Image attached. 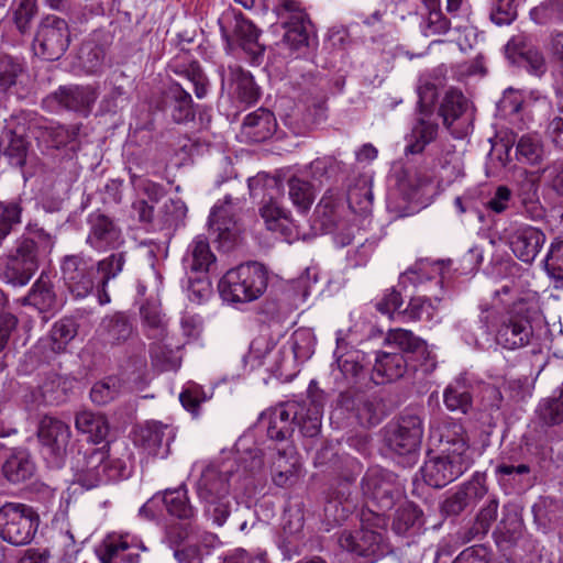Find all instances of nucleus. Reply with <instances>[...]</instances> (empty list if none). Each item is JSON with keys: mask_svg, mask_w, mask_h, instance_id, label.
<instances>
[{"mask_svg": "<svg viewBox=\"0 0 563 563\" xmlns=\"http://www.w3.org/2000/svg\"><path fill=\"white\" fill-rule=\"evenodd\" d=\"M240 462L235 471L228 465L221 468L208 466L197 482V494L203 503L205 516L219 527L224 525L232 510V483L236 485L242 478L249 483L251 475L263 466L258 449L249 450Z\"/></svg>", "mask_w": 563, "mask_h": 563, "instance_id": "obj_1", "label": "nucleus"}, {"mask_svg": "<svg viewBox=\"0 0 563 563\" xmlns=\"http://www.w3.org/2000/svg\"><path fill=\"white\" fill-rule=\"evenodd\" d=\"M280 338V333L272 331L268 327H263L250 344L249 352L244 356L245 364L251 368L267 365L274 375L290 377L292 365L298 361L303 362L312 355L313 338L308 330H298L292 334L289 347L284 345L272 355Z\"/></svg>", "mask_w": 563, "mask_h": 563, "instance_id": "obj_2", "label": "nucleus"}, {"mask_svg": "<svg viewBox=\"0 0 563 563\" xmlns=\"http://www.w3.org/2000/svg\"><path fill=\"white\" fill-rule=\"evenodd\" d=\"M440 442L441 453L426 461L421 468L424 482L434 488L444 487L455 481L474 463V453L462 424L446 423L442 428Z\"/></svg>", "mask_w": 563, "mask_h": 563, "instance_id": "obj_3", "label": "nucleus"}, {"mask_svg": "<svg viewBox=\"0 0 563 563\" xmlns=\"http://www.w3.org/2000/svg\"><path fill=\"white\" fill-rule=\"evenodd\" d=\"M54 240L43 229H29V235L16 241L14 251L0 257V279L13 286H25L38 268V255L49 253Z\"/></svg>", "mask_w": 563, "mask_h": 563, "instance_id": "obj_4", "label": "nucleus"}, {"mask_svg": "<svg viewBox=\"0 0 563 563\" xmlns=\"http://www.w3.org/2000/svg\"><path fill=\"white\" fill-rule=\"evenodd\" d=\"M249 189L252 197H262L260 214L267 230L278 233L288 243L298 240L299 232L290 212L274 200V194L279 192L278 180L267 174H257L249 179Z\"/></svg>", "mask_w": 563, "mask_h": 563, "instance_id": "obj_5", "label": "nucleus"}, {"mask_svg": "<svg viewBox=\"0 0 563 563\" xmlns=\"http://www.w3.org/2000/svg\"><path fill=\"white\" fill-rule=\"evenodd\" d=\"M361 522L360 530L343 531L339 543L342 549L366 558L368 563H373L390 552V547L384 537L387 520L383 515L368 510L362 512Z\"/></svg>", "mask_w": 563, "mask_h": 563, "instance_id": "obj_6", "label": "nucleus"}, {"mask_svg": "<svg viewBox=\"0 0 563 563\" xmlns=\"http://www.w3.org/2000/svg\"><path fill=\"white\" fill-rule=\"evenodd\" d=\"M267 287L263 265L251 262L228 271L219 282V291L229 302H250L258 299Z\"/></svg>", "mask_w": 563, "mask_h": 563, "instance_id": "obj_7", "label": "nucleus"}, {"mask_svg": "<svg viewBox=\"0 0 563 563\" xmlns=\"http://www.w3.org/2000/svg\"><path fill=\"white\" fill-rule=\"evenodd\" d=\"M537 308L534 296L520 297L514 301L501 317L496 330V342L508 350L528 345L533 333L531 318Z\"/></svg>", "mask_w": 563, "mask_h": 563, "instance_id": "obj_8", "label": "nucleus"}, {"mask_svg": "<svg viewBox=\"0 0 563 563\" xmlns=\"http://www.w3.org/2000/svg\"><path fill=\"white\" fill-rule=\"evenodd\" d=\"M78 482L86 488L112 481L125 478L129 475L124 460L110 456L104 449H91L84 453L81 464L78 463Z\"/></svg>", "mask_w": 563, "mask_h": 563, "instance_id": "obj_9", "label": "nucleus"}, {"mask_svg": "<svg viewBox=\"0 0 563 563\" xmlns=\"http://www.w3.org/2000/svg\"><path fill=\"white\" fill-rule=\"evenodd\" d=\"M38 525L40 516L29 505L5 503L0 507V538L12 545L29 544Z\"/></svg>", "mask_w": 563, "mask_h": 563, "instance_id": "obj_10", "label": "nucleus"}, {"mask_svg": "<svg viewBox=\"0 0 563 563\" xmlns=\"http://www.w3.org/2000/svg\"><path fill=\"white\" fill-rule=\"evenodd\" d=\"M70 42L68 23L55 15L43 16L34 37L35 54L47 60H56L64 55Z\"/></svg>", "mask_w": 563, "mask_h": 563, "instance_id": "obj_11", "label": "nucleus"}, {"mask_svg": "<svg viewBox=\"0 0 563 563\" xmlns=\"http://www.w3.org/2000/svg\"><path fill=\"white\" fill-rule=\"evenodd\" d=\"M98 97V88L92 85H66L47 95L42 106L49 112L65 110L88 117Z\"/></svg>", "mask_w": 563, "mask_h": 563, "instance_id": "obj_12", "label": "nucleus"}, {"mask_svg": "<svg viewBox=\"0 0 563 563\" xmlns=\"http://www.w3.org/2000/svg\"><path fill=\"white\" fill-rule=\"evenodd\" d=\"M423 437L422 419L415 413H404L385 430L387 448L399 456H413Z\"/></svg>", "mask_w": 563, "mask_h": 563, "instance_id": "obj_13", "label": "nucleus"}, {"mask_svg": "<svg viewBox=\"0 0 563 563\" xmlns=\"http://www.w3.org/2000/svg\"><path fill=\"white\" fill-rule=\"evenodd\" d=\"M239 210V200L230 196L219 200L211 209L208 220L209 232L223 249H231L240 236L242 229L238 218Z\"/></svg>", "mask_w": 563, "mask_h": 563, "instance_id": "obj_14", "label": "nucleus"}, {"mask_svg": "<svg viewBox=\"0 0 563 563\" xmlns=\"http://www.w3.org/2000/svg\"><path fill=\"white\" fill-rule=\"evenodd\" d=\"M86 243L97 252L117 250L124 244L121 228L107 214L93 211L87 217Z\"/></svg>", "mask_w": 563, "mask_h": 563, "instance_id": "obj_15", "label": "nucleus"}, {"mask_svg": "<svg viewBox=\"0 0 563 563\" xmlns=\"http://www.w3.org/2000/svg\"><path fill=\"white\" fill-rule=\"evenodd\" d=\"M63 279L76 298H85L95 289V266L89 258L67 255L62 262Z\"/></svg>", "mask_w": 563, "mask_h": 563, "instance_id": "obj_16", "label": "nucleus"}, {"mask_svg": "<svg viewBox=\"0 0 563 563\" xmlns=\"http://www.w3.org/2000/svg\"><path fill=\"white\" fill-rule=\"evenodd\" d=\"M174 439V429L159 421H147L134 432V443L152 456L166 457Z\"/></svg>", "mask_w": 563, "mask_h": 563, "instance_id": "obj_17", "label": "nucleus"}, {"mask_svg": "<svg viewBox=\"0 0 563 563\" xmlns=\"http://www.w3.org/2000/svg\"><path fill=\"white\" fill-rule=\"evenodd\" d=\"M362 489L366 497L377 503L380 510L389 509L398 495L394 475L380 468H371L366 472Z\"/></svg>", "mask_w": 563, "mask_h": 563, "instance_id": "obj_18", "label": "nucleus"}, {"mask_svg": "<svg viewBox=\"0 0 563 563\" xmlns=\"http://www.w3.org/2000/svg\"><path fill=\"white\" fill-rule=\"evenodd\" d=\"M146 547L130 538L129 534L112 536L104 540L98 550L101 563H140L139 551H146Z\"/></svg>", "mask_w": 563, "mask_h": 563, "instance_id": "obj_19", "label": "nucleus"}, {"mask_svg": "<svg viewBox=\"0 0 563 563\" xmlns=\"http://www.w3.org/2000/svg\"><path fill=\"white\" fill-rule=\"evenodd\" d=\"M507 240L515 256L530 264L540 253L545 242V234L536 227L525 224L509 233Z\"/></svg>", "mask_w": 563, "mask_h": 563, "instance_id": "obj_20", "label": "nucleus"}, {"mask_svg": "<svg viewBox=\"0 0 563 563\" xmlns=\"http://www.w3.org/2000/svg\"><path fill=\"white\" fill-rule=\"evenodd\" d=\"M222 86L228 87L231 95L245 104H253L260 97L258 87L252 75L240 65L231 64L221 68Z\"/></svg>", "mask_w": 563, "mask_h": 563, "instance_id": "obj_21", "label": "nucleus"}, {"mask_svg": "<svg viewBox=\"0 0 563 563\" xmlns=\"http://www.w3.org/2000/svg\"><path fill=\"white\" fill-rule=\"evenodd\" d=\"M135 333L129 314L117 311L102 318L97 335L104 345L119 346L128 342Z\"/></svg>", "mask_w": 563, "mask_h": 563, "instance_id": "obj_22", "label": "nucleus"}, {"mask_svg": "<svg viewBox=\"0 0 563 563\" xmlns=\"http://www.w3.org/2000/svg\"><path fill=\"white\" fill-rule=\"evenodd\" d=\"M37 435L41 443L52 454L59 456L66 451L71 431L69 426L62 420L45 416L40 422Z\"/></svg>", "mask_w": 563, "mask_h": 563, "instance_id": "obj_23", "label": "nucleus"}, {"mask_svg": "<svg viewBox=\"0 0 563 563\" xmlns=\"http://www.w3.org/2000/svg\"><path fill=\"white\" fill-rule=\"evenodd\" d=\"M163 104L175 123H187L195 119L191 96L178 82L170 84L164 91Z\"/></svg>", "mask_w": 563, "mask_h": 563, "instance_id": "obj_24", "label": "nucleus"}, {"mask_svg": "<svg viewBox=\"0 0 563 563\" xmlns=\"http://www.w3.org/2000/svg\"><path fill=\"white\" fill-rule=\"evenodd\" d=\"M342 404L354 411L360 424L366 428L377 426L384 418V405L377 397L355 394L353 397L343 396Z\"/></svg>", "mask_w": 563, "mask_h": 563, "instance_id": "obj_25", "label": "nucleus"}, {"mask_svg": "<svg viewBox=\"0 0 563 563\" xmlns=\"http://www.w3.org/2000/svg\"><path fill=\"white\" fill-rule=\"evenodd\" d=\"M297 418V402H287L275 407L267 413V435L276 441L289 439L295 431V420Z\"/></svg>", "mask_w": 563, "mask_h": 563, "instance_id": "obj_26", "label": "nucleus"}, {"mask_svg": "<svg viewBox=\"0 0 563 563\" xmlns=\"http://www.w3.org/2000/svg\"><path fill=\"white\" fill-rule=\"evenodd\" d=\"M216 263V255L210 249L209 241L203 235H197L188 245L183 257V265L187 274H208Z\"/></svg>", "mask_w": 563, "mask_h": 563, "instance_id": "obj_27", "label": "nucleus"}, {"mask_svg": "<svg viewBox=\"0 0 563 563\" xmlns=\"http://www.w3.org/2000/svg\"><path fill=\"white\" fill-rule=\"evenodd\" d=\"M334 356L335 365L346 382L360 383L365 375V354L360 350L349 347L342 340H338Z\"/></svg>", "mask_w": 563, "mask_h": 563, "instance_id": "obj_28", "label": "nucleus"}, {"mask_svg": "<svg viewBox=\"0 0 563 563\" xmlns=\"http://www.w3.org/2000/svg\"><path fill=\"white\" fill-rule=\"evenodd\" d=\"M36 471L35 463L26 450H12L2 463L3 477L11 484H21L30 481Z\"/></svg>", "mask_w": 563, "mask_h": 563, "instance_id": "obj_29", "label": "nucleus"}, {"mask_svg": "<svg viewBox=\"0 0 563 563\" xmlns=\"http://www.w3.org/2000/svg\"><path fill=\"white\" fill-rule=\"evenodd\" d=\"M140 319L144 334L153 341H165L168 336V321L156 299H148L140 307Z\"/></svg>", "mask_w": 563, "mask_h": 563, "instance_id": "obj_30", "label": "nucleus"}, {"mask_svg": "<svg viewBox=\"0 0 563 563\" xmlns=\"http://www.w3.org/2000/svg\"><path fill=\"white\" fill-rule=\"evenodd\" d=\"M406 371L407 361L402 353L377 352L372 380L376 385L393 382L402 377Z\"/></svg>", "mask_w": 563, "mask_h": 563, "instance_id": "obj_31", "label": "nucleus"}, {"mask_svg": "<svg viewBox=\"0 0 563 563\" xmlns=\"http://www.w3.org/2000/svg\"><path fill=\"white\" fill-rule=\"evenodd\" d=\"M125 262V253L118 252L110 254L97 263V273L100 275L97 283V296L100 305L110 302L111 299L107 291L108 284L123 271Z\"/></svg>", "mask_w": 563, "mask_h": 563, "instance_id": "obj_32", "label": "nucleus"}, {"mask_svg": "<svg viewBox=\"0 0 563 563\" xmlns=\"http://www.w3.org/2000/svg\"><path fill=\"white\" fill-rule=\"evenodd\" d=\"M276 131V119L266 109H258L245 117L242 133L253 142H263Z\"/></svg>", "mask_w": 563, "mask_h": 563, "instance_id": "obj_33", "label": "nucleus"}, {"mask_svg": "<svg viewBox=\"0 0 563 563\" xmlns=\"http://www.w3.org/2000/svg\"><path fill=\"white\" fill-rule=\"evenodd\" d=\"M485 494L484 481L476 478L448 497L443 503L442 511L448 516L460 515L472 501L482 498Z\"/></svg>", "mask_w": 563, "mask_h": 563, "instance_id": "obj_34", "label": "nucleus"}, {"mask_svg": "<svg viewBox=\"0 0 563 563\" xmlns=\"http://www.w3.org/2000/svg\"><path fill=\"white\" fill-rule=\"evenodd\" d=\"M261 31L254 23L245 19L242 14L235 15L233 36L236 43L249 55L257 57L263 54L264 46L258 42Z\"/></svg>", "mask_w": 563, "mask_h": 563, "instance_id": "obj_35", "label": "nucleus"}, {"mask_svg": "<svg viewBox=\"0 0 563 563\" xmlns=\"http://www.w3.org/2000/svg\"><path fill=\"white\" fill-rule=\"evenodd\" d=\"M432 115L419 114L409 136L408 145L405 148L407 154L422 153L424 147L435 140L438 124L431 120Z\"/></svg>", "mask_w": 563, "mask_h": 563, "instance_id": "obj_36", "label": "nucleus"}, {"mask_svg": "<svg viewBox=\"0 0 563 563\" xmlns=\"http://www.w3.org/2000/svg\"><path fill=\"white\" fill-rule=\"evenodd\" d=\"M539 180L534 175H526L520 181L518 197L525 214L531 220H539L544 216V209L539 200Z\"/></svg>", "mask_w": 563, "mask_h": 563, "instance_id": "obj_37", "label": "nucleus"}, {"mask_svg": "<svg viewBox=\"0 0 563 563\" xmlns=\"http://www.w3.org/2000/svg\"><path fill=\"white\" fill-rule=\"evenodd\" d=\"M443 399L451 411L466 413L472 407L471 384L464 375H460L448 385Z\"/></svg>", "mask_w": 563, "mask_h": 563, "instance_id": "obj_38", "label": "nucleus"}, {"mask_svg": "<svg viewBox=\"0 0 563 563\" xmlns=\"http://www.w3.org/2000/svg\"><path fill=\"white\" fill-rule=\"evenodd\" d=\"M434 161L443 170V177L452 183L463 176V163L450 142H440L434 152Z\"/></svg>", "mask_w": 563, "mask_h": 563, "instance_id": "obj_39", "label": "nucleus"}, {"mask_svg": "<svg viewBox=\"0 0 563 563\" xmlns=\"http://www.w3.org/2000/svg\"><path fill=\"white\" fill-rule=\"evenodd\" d=\"M422 511L411 503H405L395 512L391 528L398 536L413 534L422 526Z\"/></svg>", "mask_w": 563, "mask_h": 563, "instance_id": "obj_40", "label": "nucleus"}, {"mask_svg": "<svg viewBox=\"0 0 563 563\" xmlns=\"http://www.w3.org/2000/svg\"><path fill=\"white\" fill-rule=\"evenodd\" d=\"M75 427L79 432L88 434L95 443L103 441L109 432L107 419L100 413L87 410L76 415Z\"/></svg>", "mask_w": 563, "mask_h": 563, "instance_id": "obj_41", "label": "nucleus"}, {"mask_svg": "<svg viewBox=\"0 0 563 563\" xmlns=\"http://www.w3.org/2000/svg\"><path fill=\"white\" fill-rule=\"evenodd\" d=\"M288 196L292 205L301 213L310 210L314 198V186L298 175L291 176L288 181Z\"/></svg>", "mask_w": 563, "mask_h": 563, "instance_id": "obj_42", "label": "nucleus"}, {"mask_svg": "<svg viewBox=\"0 0 563 563\" xmlns=\"http://www.w3.org/2000/svg\"><path fill=\"white\" fill-rule=\"evenodd\" d=\"M537 415L549 427L563 422V384L550 397L540 400Z\"/></svg>", "mask_w": 563, "mask_h": 563, "instance_id": "obj_43", "label": "nucleus"}, {"mask_svg": "<svg viewBox=\"0 0 563 563\" xmlns=\"http://www.w3.org/2000/svg\"><path fill=\"white\" fill-rule=\"evenodd\" d=\"M25 71L26 67L21 58L0 54V92H5L18 85Z\"/></svg>", "mask_w": 563, "mask_h": 563, "instance_id": "obj_44", "label": "nucleus"}, {"mask_svg": "<svg viewBox=\"0 0 563 563\" xmlns=\"http://www.w3.org/2000/svg\"><path fill=\"white\" fill-rule=\"evenodd\" d=\"M27 300L41 311H46L55 307L56 295L47 274H41L32 286Z\"/></svg>", "mask_w": 563, "mask_h": 563, "instance_id": "obj_45", "label": "nucleus"}, {"mask_svg": "<svg viewBox=\"0 0 563 563\" xmlns=\"http://www.w3.org/2000/svg\"><path fill=\"white\" fill-rule=\"evenodd\" d=\"M163 501L168 514L179 519L189 520L195 515V509L189 503L187 489L184 486L166 490Z\"/></svg>", "mask_w": 563, "mask_h": 563, "instance_id": "obj_46", "label": "nucleus"}, {"mask_svg": "<svg viewBox=\"0 0 563 563\" xmlns=\"http://www.w3.org/2000/svg\"><path fill=\"white\" fill-rule=\"evenodd\" d=\"M467 107L468 101L461 91L454 89L446 91L440 106V115L443 118V123L450 128L462 118Z\"/></svg>", "mask_w": 563, "mask_h": 563, "instance_id": "obj_47", "label": "nucleus"}, {"mask_svg": "<svg viewBox=\"0 0 563 563\" xmlns=\"http://www.w3.org/2000/svg\"><path fill=\"white\" fill-rule=\"evenodd\" d=\"M385 343L387 345H395L405 353H427V343L411 331L405 329L389 330L385 338Z\"/></svg>", "mask_w": 563, "mask_h": 563, "instance_id": "obj_48", "label": "nucleus"}, {"mask_svg": "<svg viewBox=\"0 0 563 563\" xmlns=\"http://www.w3.org/2000/svg\"><path fill=\"white\" fill-rule=\"evenodd\" d=\"M544 267L556 289H563V239H555L544 260Z\"/></svg>", "mask_w": 563, "mask_h": 563, "instance_id": "obj_49", "label": "nucleus"}, {"mask_svg": "<svg viewBox=\"0 0 563 563\" xmlns=\"http://www.w3.org/2000/svg\"><path fill=\"white\" fill-rule=\"evenodd\" d=\"M22 207L16 201H0V247L21 223Z\"/></svg>", "mask_w": 563, "mask_h": 563, "instance_id": "obj_50", "label": "nucleus"}, {"mask_svg": "<svg viewBox=\"0 0 563 563\" xmlns=\"http://www.w3.org/2000/svg\"><path fill=\"white\" fill-rule=\"evenodd\" d=\"M152 363L163 372L176 371L180 366L177 352L164 344V341H153L150 345Z\"/></svg>", "mask_w": 563, "mask_h": 563, "instance_id": "obj_51", "label": "nucleus"}, {"mask_svg": "<svg viewBox=\"0 0 563 563\" xmlns=\"http://www.w3.org/2000/svg\"><path fill=\"white\" fill-rule=\"evenodd\" d=\"M437 311V307L431 299L427 297H413L407 307L398 312L402 321L431 320Z\"/></svg>", "mask_w": 563, "mask_h": 563, "instance_id": "obj_52", "label": "nucleus"}, {"mask_svg": "<svg viewBox=\"0 0 563 563\" xmlns=\"http://www.w3.org/2000/svg\"><path fill=\"white\" fill-rule=\"evenodd\" d=\"M296 424L305 437H316L321 428V412L319 407L312 402L307 408L298 404V418L295 420V426Z\"/></svg>", "mask_w": 563, "mask_h": 563, "instance_id": "obj_53", "label": "nucleus"}, {"mask_svg": "<svg viewBox=\"0 0 563 563\" xmlns=\"http://www.w3.org/2000/svg\"><path fill=\"white\" fill-rule=\"evenodd\" d=\"M122 380L119 377L109 376L92 386L90 398L97 405H104L115 399L122 393Z\"/></svg>", "mask_w": 563, "mask_h": 563, "instance_id": "obj_54", "label": "nucleus"}, {"mask_svg": "<svg viewBox=\"0 0 563 563\" xmlns=\"http://www.w3.org/2000/svg\"><path fill=\"white\" fill-rule=\"evenodd\" d=\"M77 323L74 319L64 318L57 321L51 331L52 350L63 352L67 344L77 335Z\"/></svg>", "mask_w": 563, "mask_h": 563, "instance_id": "obj_55", "label": "nucleus"}, {"mask_svg": "<svg viewBox=\"0 0 563 563\" xmlns=\"http://www.w3.org/2000/svg\"><path fill=\"white\" fill-rule=\"evenodd\" d=\"M517 158L527 164H538L543 155L542 144L536 135H522L516 147Z\"/></svg>", "mask_w": 563, "mask_h": 563, "instance_id": "obj_56", "label": "nucleus"}, {"mask_svg": "<svg viewBox=\"0 0 563 563\" xmlns=\"http://www.w3.org/2000/svg\"><path fill=\"white\" fill-rule=\"evenodd\" d=\"M79 60L87 74H96L103 66L104 51L92 42L84 43L79 51Z\"/></svg>", "mask_w": 563, "mask_h": 563, "instance_id": "obj_57", "label": "nucleus"}, {"mask_svg": "<svg viewBox=\"0 0 563 563\" xmlns=\"http://www.w3.org/2000/svg\"><path fill=\"white\" fill-rule=\"evenodd\" d=\"M8 145L4 148V155L13 166L23 167L26 162L30 143L22 135H18L13 131L7 134Z\"/></svg>", "mask_w": 563, "mask_h": 563, "instance_id": "obj_58", "label": "nucleus"}, {"mask_svg": "<svg viewBox=\"0 0 563 563\" xmlns=\"http://www.w3.org/2000/svg\"><path fill=\"white\" fill-rule=\"evenodd\" d=\"M310 32L305 20L295 21L289 23L284 36L283 42L292 51H300L309 46Z\"/></svg>", "mask_w": 563, "mask_h": 563, "instance_id": "obj_59", "label": "nucleus"}, {"mask_svg": "<svg viewBox=\"0 0 563 563\" xmlns=\"http://www.w3.org/2000/svg\"><path fill=\"white\" fill-rule=\"evenodd\" d=\"M432 174L422 172L417 167H407L401 172L399 177V186L404 190H408L411 195L432 181Z\"/></svg>", "mask_w": 563, "mask_h": 563, "instance_id": "obj_60", "label": "nucleus"}, {"mask_svg": "<svg viewBox=\"0 0 563 563\" xmlns=\"http://www.w3.org/2000/svg\"><path fill=\"white\" fill-rule=\"evenodd\" d=\"M426 9L428 15L420 25L423 35L429 37L445 34L450 30V21L441 12L440 5Z\"/></svg>", "mask_w": 563, "mask_h": 563, "instance_id": "obj_61", "label": "nucleus"}, {"mask_svg": "<svg viewBox=\"0 0 563 563\" xmlns=\"http://www.w3.org/2000/svg\"><path fill=\"white\" fill-rule=\"evenodd\" d=\"M518 54L527 70L537 77L543 76L548 70V64L543 53L534 46H522Z\"/></svg>", "mask_w": 563, "mask_h": 563, "instance_id": "obj_62", "label": "nucleus"}, {"mask_svg": "<svg viewBox=\"0 0 563 563\" xmlns=\"http://www.w3.org/2000/svg\"><path fill=\"white\" fill-rule=\"evenodd\" d=\"M292 448H287L283 451H278L277 459L274 461V474H273V481L274 483L279 486L284 487L288 484V481L294 475V466L295 461H288L286 460L287 456H290L292 459Z\"/></svg>", "mask_w": 563, "mask_h": 563, "instance_id": "obj_63", "label": "nucleus"}, {"mask_svg": "<svg viewBox=\"0 0 563 563\" xmlns=\"http://www.w3.org/2000/svg\"><path fill=\"white\" fill-rule=\"evenodd\" d=\"M79 125H52L46 129L47 142L52 147L59 148L74 142L79 133Z\"/></svg>", "mask_w": 563, "mask_h": 563, "instance_id": "obj_64", "label": "nucleus"}]
</instances>
